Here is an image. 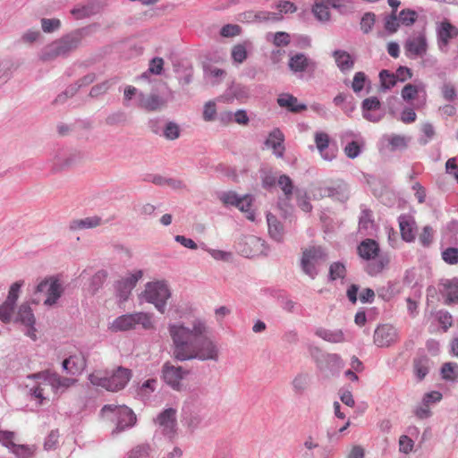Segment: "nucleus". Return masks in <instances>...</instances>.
<instances>
[{
	"instance_id": "1",
	"label": "nucleus",
	"mask_w": 458,
	"mask_h": 458,
	"mask_svg": "<svg viewBox=\"0 0 458 458\" xmlns=\"http://www.w3.org/2000/svg\"><path fill=\"white\" fill-rule=\"evenodd\" d=\"M205 323L200 319L193 321L192 328L183 324H170L168 331L173 340V358L178 361L191 360L190 353L199 337L206 333Z\"/></svg>"
},
{
	"instance_id": "2",
	"label": "nucleus",
	"mask_w": 458,
	"mask_h": 458,
	"mask_svg": "<svg viewBox=\"0 0 458 458\" xmlns=\"http://www.w3.org/2000/svg\"><path fill=\"white\" fill-rule=\"evenodd\" d=\"M359 256L369 262L367 271L370 275H377L388 267L390 258L386 254H379L378 243L372 239L362 241L358 246Z\"/></svg>"
},
{
	"instance_id": "3",
	"label": "nucleus",
	"mask_w": 458,
	"mask_h": 458,
	"mask_svg": "<svg viewBox=\"0 0 458 458\" xmlns=\"http://www.w3.org/2000/svg\"><path fill=\"white\" fill-rule=\"evenodd\" d=\"M131 377V370L123 367H118L110 376H102L99 373H92L89 380L95 386H100L107 391L116 392L123 389Z\"/></svg>"
},
{
	"instance_id": "4",
	"label": "nucleus",
	"mask_w": 458,
	"mask_h": 458,
	"mask_svg": "<svg viewBox=\"0 0 458 458\" xmlns=\"http://www.w3.org/2000/svg\"><path fill=\"white\" fill-rule=\"evenodd\" d=\"M137 326H141L145 330L152 329V316L146 312L121 315L112 322L109 329L114 333L124 332L133 330Z\"/></svg>"
},
{
	"instance_id": "5",
	"label": "nucleus",
	"mask_w": 458,
	"mask_h": 458,
	"mask_svg": "<svg viewBox=\"0 0 458 458\" xmlns=\"http://www.w3.org/2000/svg\"><path fill=\"white\" fill-rule=\"evenodd\" d=\"M327 261V254L321 247H310L302 251L301 267L310 278H315L319 267Z\"/></svg>"
},
{
	"instance_id": "6",
	"label": "nucleus",
	"mask_w": 458,
	"mask_h": 458,
	"mask_svg": "<svg viewBox=\"0 0 458 458\" xmlns=\"http://www.w3.org/2000/svg\"><path fill=\"white\" fill-rule=\"evenodd\" d=\"M314 196L319 199L328 197L344 202L350 197V190L344 180L337 179L330 182L328 185L318 187L314 192Z\"/></svg>"
},
{
	"instance_id": "7",
	"label": "nucleus",
	"mask_w": 458,
	"mask_h": 458,
	"mask_svg": "<svg viewBox=\"0 0 458 458\" xmlns=\"http://www.w3.org/2000/svg\"><path fill=\"white\" fill-rule=\"evenodd\" d=\"M13 322L23 326L25 327L24 335L30 337L32 341L35 342L38 340V330L35 327L36 318L29 302H23L20 305Z\"/></svg>"
},
{
	"instance_id": "8",
	"label": "nucleus",
	"mask_w": 458,
	"mask_h": 458,
	"mask_svg": "<svg viewBox=\"0 0 458 458\" xmlns=\"http://www.w3.org/2000/svg\"><path fill=\"white\" fill-rule=\"evenodd\" d=\"M190 355L192 356L191 360L216 361L219 356V350L216 344L203 334L197 343L194 344V348Z\"/></svg>"
},
{
	"instance_id": "9",
	"label": "nucleus",
	"mask_w": 458,
	"mask_h": 458,
	"mask_svg": "<svg viewBox=\"0 0 458 458\" xmlns=\"http://www.w3.org/2000/svg\"><path fill=\"white\" fill-rule=\"evenodd\" d=\"M161 378L172 389L180 391L182 389L181 381L190 373L181 366H174L170 361L163 364L161 369Z\"/></svg>"
},
{
	"instance_id": "10",
	"label": "nucleus",
	"mask_w": 458,
	"mask_h": 458,
	"mask_svg": "<svg viewBox=\"0 0 458 458\" xmlns=\"http://www.w3.org/2000/svg\"><path fill=\"white\" fill-rule=\"evenodd\" d=\"M221 200L225 205L234 206L239 210L245 213L249 220L253 221L255 219V213L251 208L254 199L251 195L247 194L240 197L235 192L229 191L221 196Z\"/></svg>"
},
{
	"instance_id": "11",
	"label": "nucleus",
	"mask_w": 458,
	"mask_h": 458,
	"mask_svg": "<svg viewBox=\"0 0 458 458\" xmlns=\"http://www.w3.org/2000/svg\"><path fill=\"white\" fill-rule=\"evenodd\" d=\"M79 45V39L75 37H66L49 45L43 53L41 59L47 61L60 55H65Z\"/></svg>"
},
{
	"instance_id": "12",
	"label": "nucleus",
	"mask_w": 458,
	"mask_h": 458,
	"mask_svg": "<svg viewBox=\"0 0 458 458\" xmlns=\"http://www.w3.org/2000/svg\"><path fill=\"white\" fill-rule=\"evenodd\" d=\"M115 411L117 416V422L114 432H122L127 428H132L137 421L135 413L131 409L123 405L120 407H113L112 405H105L102 411Z\"/></svg>"
},
{
	"instance_id": "13",
	"label": "nucleus",
	"mask_w": 458,
	"mask_h": 458,
	"mask_svg": "<svg viewBox=\"0 0 458 458\" xmlns=\"http://www.w3.org/2000/svg\"><path fill=\"white\" fill-rule=\"evenodd\" d=\"M155 423L162 428V433L169 439H173L176 434V410L167 408L161 411L154 420Z\"/></svg>"
},
{
	"instance_id": "14",
	"label": "nucleus",
	"mask_w": 458,
	"mask_h": 458,
	"mask_svg": "<svg viewBox=\"0 0 458 458\" xmlns=\"http://www.w3.org/2000/svg\"><path fill=\"white\" fill-rule=\"evenodd\" d=\"M141 295L146 301L153 303L160 312L164 313L166 301L171 293L169 288H145Z\"/></svg>"
},
{
	"instance_id": "15",
	"label": "nucleus",
	"mask_w": 458,
	"mask_h": 458,
	"mask_svg": "<svg viewBox=\"0 0 458 458\" xmlns=\"http://www.w3.org/2000/svg\"><path fill=\"white\" fill-rule=\"evenodd\" d=\"M21 288H10L6 300L0 304V320L9 324L13 320Z\"/></svg>"
},
{
	"instance_id": "16",
	"label": "nucleus",
	"mask_w": 458,
	"mask_h": 458,
	"mask_svg": "<svg viewBox=\"0 0 458 458\" xmlns=\"http://www.w3.org/2000/svg\"><path fill=\"white\" fill-rule=\"evenodd\" d=\"M397 330L390 325L377 327L374 332V343L378 347H388L397 341Z\"/></svg>"
},
{
	"instance_id": "17",
	"label": "nucleus",
	"mask_w": 458,
	"mask_h": 458,
	"mask_svg": "<svg viewBox=\"0 0 458 458\" xmlns=\"http://www.w3.org/2000/svg\"><path fill=\"white\" fill-rule=\"evenodd\" d=\"M404 47L408 55L415 57L424 56L428 50L426 36L423 33H420L417 36L410 38L406 41Z\"/></svg>"
},
{
	"instance_id": "18",
	"label": "nucleus",
	"mask_w": 458,
	"mask_h": 458,
	"mask_svg": "<svg viewBox=\"0 0 458 458\" xmlns=\"http://www.w3.org/2000/svg\"><path fill=\"white\" fill-rule=\"evenodd\" d=\"M433 362L424 352H419L412 360V368L415 377L422 381L429 373Z\"/></svg>"
},
{
	"instance_id": "19",
	"label": "nucleus",
	"mask_w": 458,
	"mask_h": 458,
	"mask_svg": "<svg viewBox=\"0 0 458 458\" xmlns=\"http://www.w3.org/2000/svg\"><path fill=\"white\" fill-rule=\"evenodd\" d=\"M204 417L199 411H197L192 405H185L183 409V422L191 433H193L201 426Z\"/></svg>"
},
{
	"instance_id": "20",
	"label": "nucleus",
	"mask_w": 458,
	"mask_h": 458,
	"mask_svg": "<svg viewBox=\"0 0 458 458\" xmlns=\"http://www.w3.org/2000/svg\"><path fill=\"white\" fill-rule=\"evenodd\" d=\"M314 140L318 152L325 160L331 161L336 157V149H328L330 137L327 133L318 131L314 135Z\"/></svg>"
},
{
	"instance_id": "21",
	"label": "nucleus",
	"mask_w": 458,
	"mask_h": 458,
	"mask_svg": "<svg viewBox=\"0 0 458 458\" xmlns=\"http://www.w3.org/2000/svg\"><path fill=\"white\" fill-rule=\"evenodd\" d=\"M289 68L293 72H302L307 70L314 71L316 63L310 60L304 54H296L290 57Z\"/></svg>"
},
{
	"instance_id": "22",
	"label": "nucleus",
	"mask_w": 458,
	"mask_h": 458,
	"mask_svg": "<svg viewBox=\"0 0 458 458\" xmlns=\"http://www.w3.org/2000/svg\"><path fill=\"white\" fill-rule=\"evenodd\" d=\"M284 137L282 131L279 129H275L269 133L265 143L267 148L273 149L276 157H282L284 151Z\"/></svg>"
},
{
	"instance_id": "23",
	"label": "nucleus",
	"mask_w": 458,
	"mask_h": 458,
	"mask_svg": "<svg viewBox=\"0 0 458 458\" xmlns=\"http://www.w3.org/2000/svg\"><path fill=\"white\" fill-rule=\"evenodd\" d=\"M458 35V30L448 21H443L437 32L440 49L446 47L449 40Z\"/></svg>"
},
{
	"instance_id": "24",
	"label": "nucleus",
	"mask_w": 458,
	"mask_h": 458,
	"mask_svg": "<svg viewBox=\"0 0 458 458\" xmlns=\"http://www.w3.org/2000/svg\"><path fill=\"white\" fill-rule=\"evenodd\" d=\"M277 103L281 107H284L293 113H299L307 109L306 105L300 104L297 98L291 94L280 95L277 98Z\"/></svg>"
},
{
	"instance_id": "25",
	"label": "nucleus",
	"mask_w": 458,
	"mask_h": 458,
	"mask_svg": "<svg viewBox=\"0 0 458 458\" xmlns=\"http://www.w3.org/2000/svg\"><path fill=\"white\" fill-rule=\"evenodd\" d=\"M263 242L257 237H249L242 248V253L248 258H253L263 252Z\"/></svg>"
},
{
	"instance_id": "26",
	"label": "nucleus",
	"mask_w": 458,
	"mask_h": 458,
	"mask_svg": "<svg viewBox=\"0 0 458 458\" xmlns=\"http://www.w3.org/2000/svg\"><path fill=\"white\" fill-rule=\"evenodd\" d=\"M315 335L323 340L333 344L343 343L345 341L344 334L341 329L329 330L327 328L318 327L316 329Z\"/></svg>"
},
{
	"instance_id": "27",
	"label": "nucleus",
	"mask_w": 458,
	"mask_h": 458,
	"mask_svg": "<svg viewBox=\"0 0 458 458\" xmlns=\"http://www.w3.org/2000/svg\"><path fill=\"white\" fill-rule=\"evenodd\" d=\"M164 105V100L157 95H140L139 106L147 111H157Z\"/></svg>"
},
{
	"instance_id": "28",
	"label": "nucleus",
	"mask_w": 458,
	"mask_h": 458,
	"mask_svg": "<svg viewBox=\"0 0 458 458\" xmlns=\"http://www.w3.org/2000/svg\"><path fill=\"white\" fill-rule=\"evenodd\" d=\"M102 219L98 216H89L82 219H76L73 220L71 225L70 228L72 230H81V229H88V228H95L101 225Z\"/></svg>"
},
{
	"instance_id": "29",
	"label": "nucleus",
	"mask_w": 458,
	"mask_h": 458,
	"mask_svg": "<svg viewBox=\"0 0 458 458\" xmlns=\"http://www.w3.org/2000/svg\"><path fill=\"white\" fill-rule=\"evenodd\" d=\"M267 220L268 225V232L271 237L276 241H281L284 234V229L281 223L277 220L276 216L270 213L267 215Z\"/></svg>"
},
{
	"instance_id": "30",
	"label": "nucleus",
	"mask_w": 458,
	"mask_h": 458,
	"mask_svg": "<svg viewBox=\"0 0 458 458\" xmlns=\"http://www.w3.org/2000/svg\"><path fill=\"white\" fill-rule=\"evenodd\" d=\"M62 367L66 373L70 375H76L82 370V364L77 356H70L62 362Z\"/></svg>"
},
{
	"instance_id": "31",
	"label": "nucleus",
	"mask_w": 458,
	"mask_h": 458,
	"mask_svg": "<svg viewBox=\"0 0 458 458\" xmlns=\"http://www.w3.org/2000/svg\"><path fill=\"white\" fill-rule=\"evenodd\" d=\"M77 382V379L65 377L60 376L58 373L55 372L54 377L52 379L51 387L54 392H57L59 389L65 390L72 386H73Z\"/></svg>"
},
{
	"instance_id": "32",
	"label": "nucleus",
	"mask_w": 458,
	"mask_h": 458,
	"mask_svg": "<svg viewBox=\"0 0 458 458\" xmlns=\"http://www.w3.org/2000/svg\"><path fill=\"white\" fill-rule=\"evenodd\" d=\"M334 57L341 71H346L352 68L353 61L347 52L341 50L335 51Z\"/></svg>"
},
{
	"instance_id": "33",
	"label": "nucleus",
	"mask_w": 458,
	"mask_h": 458,
	"mask_svg": "<svg viewBox=\"0 0 458 458\" xmlns=\"http://www.w3.org/2000/svg\"><path fill=\"white\" fill-rule=\"evenodd\" d=\"M441 377L447 381H455L458 377V365L454 362H445L441 367Z\"/></svg>"
},
{
	"instance_id": "34",
	"label": "nucleus",
	"mask_w": 458,
	"mask_h": 458,
	"mask_svg": "<svg viewBox=\"0 0 458 458\" xmlns=\"http://www.w3.org/2000/svg\"><path fill=\"white\" fill-rule=\"evenodd\" d=\"M293 391L296 394L301 395L308 387L309 375L306 373L298 374L292 382Z\"/></svg>"
},
{
	"instance_id": "35",
	"label": "nucleus",
	"mask_w": 458,
	"mask_h": 458,
	"mask_svg": "<svg viewBox=\"0 0 458 458\" xmlns=\"http://www.w3.org/2000/svg\"><path fill=\"white\" fill-rule=\"evenodd\" d=\"M402 238L406 242L414 240V233L412 225L404 217H401L399 221Z\"/></svg>"
},
{
	"instance_id": "36",
	"label": "nucleus",
	"mask_w": 458,
	"mask_h": 458,
	"mask_svg": "<svg viewBox=\"0 0 458 458\" xmlns=\"http://www.w3.org/2000/svg\"><path fill=\"white\" fill-rule=\"evenodd\" d=\"M274 296L276 298L278 304L281 306L283 310L287 312L293 313L294 312V309L297 305V302L289 299L286 295L283 294L281 292H276Z\"/></svg>"
},
{
	"instance_id": "37",
	"label": "nucleus",
	"mask_w": 458,
	"mask_h": 458,
	"mask_svg": "<svg viewBox=\"0 0 458 458\" xmlns=\"http://www.w3.org/2000/svg\"><path fill=\"white\" fill-rule=\"evenodd\" d=\"M379 79L384 89H389L396 84L395 75L387 70H382L379 72Z\"/></svg>"
},
{
	"instance_id": "38",
	"label": "nucleus",
	"mask_w": 458,
	"mask_h": 458,
	"mask_svg": "<svg viewBox=\"0 0 458 458\" xmlns=\"http://www.w3.org/2000/svg\"><path fill=\"white\" fill-rule=\"evenodd\" d=\"M54 375H55V372H53L49 369H46V370H43V371H40L38 373L30 374V375H28L27 377L29 379L38 380L39 381L38 385H40L41 383H47L51 386Z\"/></svg>"
},
{
	"instance_id": "39",
	"label": "nucleus",
	"mask_w": 458,
	"mask_h": 458,
	"mask_svg": "<svg viewBox=\"0 0 458 458\" xmlns=\"http://www.w3.org/2000/svg\"><path fill=\"white\" fill-rule=\"evenodd\" d=\"M388 142L392 150L404 149L408 145V140L405 136L393 134L388 138Z\"/></svg>"
},
{
	"instance_id": "40",
	"label": "nucleus",
	"mask_w": 458,
	"mask_h": 458,
	"mask_svg": "<svg viewBox=\"0 0 458 458\" xmlns=\"http://www.w3.org/2000/svg\"><path fill=\"white\" fill-rule=\"evenodd\" d=\"M313 13L319 21H327L330 17L329 8L323 3L317 2L313 6Z\"/></svg>"
},
{
	"instance_id": "41",
	"label": "nucleus",
	"mask_w": 458,
	"mask_h": 458,
	"mask_svg": "<svg viewBox=\"0 0 458 458\" xmlns=\"http://www.w3.org/2000/svg\"><path fill=\"white\" fill-rule=\"evenodd\" d=\"M278 185L284 193L285 197L290 199L293 190V184L291 178L285 174L281 175L278 179Z\"/></svg>"
},
{
	"instance_id": "42",
	"label": "nucleus",
	"mask_w": 458,
	"mask_h": 458,
	"mask_svg": "<svg viewBox=\"0 0 458 458\" xmlns=\"http://www.w3.org/2000/svg\"><path fill=\"white\" fill-rule=\"evenodd\" d=\"M345 267L340 262H335L329 267V276L332 280L338 278L343 279L345 276Z\"/></svg>"
},
{
	"instance_id": "43",
	"label": "nucleus",
	"mask_w": 458,
	"mask_h": 458,
	"mask_svg": "<svg viewBox=\"0 0 458 458\" xmlns=\"http://www.w3.org/2000/svg\"><path fill=\"white\" fill-rule=\"evenodd\" d=\"M64 288H48L47 297L44 301L45 305L53 306L64 293Z\"/></svg>"
},
{
	"instance_id": "44",
	"label": "nucleus",
	"mask_w": 458,
	"mask_h": 458,
	"mask_svg": "<svg viewBox=\"0 0 458 458\" xmlns=\"http://www.w3.org/2000/svg\"><path fill=\"white\" fill-rule=\"evenodd\" d=\"M420 88L418 86L409 83L403 87L401 95L403 100L411 101L417 97Z\"/></svg>"
},
{
	"instance_id": "45",
	"label": "nucleus",
	"mask_w": 458,
	"mask_h": 458,
	"mask_svg": "<svg viewBox=\"0 0 458 458\" xmlns=\"http://www.w3.org/2000/svg\"><path fill=\"white\" fill-rule=\"evenodd\" d=\"M232 58L234 62L242 64L247 58V50L243 45H236L232 49Z\"/></svg>"
},
{
	"instance_id": "46",
	"label": "nucleus",
	"mask_w": 458,
	"mask_h": 458,
	"mask_svg": "<svg viewBox=\"0 0 458 458\" xmlns=\"http://www.w3.org/2000/svg\"><path fill=\"white\" fill-rule=\"evenodd\" d=\"M437 320L441 325L444 332H446L453 325V317L448 311L445 310H440L438 312Z\"/></svg>"
},
{
	"instance_id": "47",
	"label": "nucleus",
	"mask_w": 458,
	"mask_h": 458,
	"mask_svg": "<svg viewBox=\"0 0 458 458\" xmlns=\"http://www.w3.org/2000/svg\"><path fill=\"white\" fill-rule=\"evenodd\" d=\"M11 451L18 458H30L33 454V451L31 450V448L26 445L15 444Z\"/></svg>"
},
{
	"instance_id": "48",
	"label": "nucleus",
	"mask_w": 458,
	"mask_h": 458,
	"mask_svg": "<svg viewBox=\"0 0 458 458\" xmlns=\"http://www.w3.org/2000/svg\"><path fill=\"white\" fill-rule=\"evenodd\" d=\"M413 440L406 435H403L399 438V450L405 454H410L413 449Z\"/></svg>"
},
{
	"instance_id": "49",
	"label": "nucleus",
	"mask_w": 458,
	"mask_h": 458,
	"mask_svg": "<svg viewBox=\"0 0 458 458\" xmlns=\"http://www.w3.org/2000/svg\"><path fill=\"white\" fill-rule=\"evenodd\" d=\"M376 21V16L372 13H367L360 21V29L364 33H368L372 29Z\"/></svg>"
},
{
	"instance_id": "50",
	"label": "nucleus",
	"mask_w": 458,
	"mask_h": 458,
	"mask_svg": "<svg viewBox=\"0 0 458 458\" xmlns=\"http://www.w3.org/2000/svg\"><path fill=\"white\" fill-rule=\"evenodd\" d=\"M42 30L46 33L53 32L61 26V22L58 19H42L41 20Z\"/></svg>"
},
{
	"instance_id": "51",
	"label": "nucleus",
	"mask_w": 458,
	"mask_h": 458,
	"mask_svg": "<svg viewBox=\"0 0 458 458\" xmlns=\"http://www.w3.org/2000/svg\"><path fill=\"white\" fill-rule=\"evenodd\" d=\"M443 259L451 265L458 263V249L457 248H447L442 252Z\"/></svg>"
},
{
	"instance_id": "52",
	"label": "nucleus",
	"mask_w": 458,
	"mask_h": 458,
	"mask_svg": "<svg viewBox=\"0 0 458 458\" xmlns=\"http://www.w3.org/2000/svg\"><path fill=\"white\" fill-rule=\"evenodd\" d=\"M63 276L61 274L50 276L43 279L38 286H61L64 284Z\"/></svg>"
},
{
	"instance_id": "53",
	"label": "nucleus",
	"mask_w": 458,
	"mask_h": 458,
	"mask_svg": "<svg viewBox=\"0 0 458 458\" xmlns=\"http://www.w3.org/2000/svg\"><path fill=\"white\" fill-rule=\"evenodd\" d=\"M180 135V130L176 123H168L164 130V136L167 140H175Z\"/></svg>"
},
{
	"instance_id": "54",
	"label": "nucleus",
	"mask_w": 458,
	"mask_h": 458,
	"mask_svg": "<svg viewBox=\"0 0 458 458\" xmlns=\"http://www.w3.org/2000/svg\"><path fill=\"white\" fill-rule=\"evenodd\" d=\"M149 445H139L131 450L129 458H144L148 455Z\"/></svg>"
},
{
	"instance_id": "55",
	"label": "nucleus",
	"mask_w": 458,
	"mask_h": 458,
	"mask_svg": "<svg viewBox=\"0 0 458 458\" xmlns=\"http://www.w3.org/2000/svg\"><path fill=\"white\" fill-rule=\"evenodd\" d=\"M416 17L417 15L414 11L403 10L399 14L398 21L403 24L409 26L415 21Z\"/></svg>"
},
{
	"instance_id": "56",
	"label": "nucleus",
	"mask_w": 458,
	"mask_h": 458,
	"mask_svg": "<svg viewBox=\"0 0 458 458\" xmlns=\"http://www.w3.org/2000/svg\"><path fill=\"white\" fill-rule=\"evenodd\" d=\"M216 103L213 101H208V103H206V105L204 106V111H203L204 120L207 122L213 121L216 117Z\"/></svg>"
},
{
	"instance_id": "57",
	"label": "nucleus",
	"mask_w": 458,
	"mask_h": 458,
	"mask_svg": "<svg viewBox=\"0 0 458 458\" xmlns=\"http://www.w3.org/2000/svg\"><path fill=\"white\" fill-rule=\"evenodd\" d=\"M13 432L8 430H0V443H2L3 445L6 446L10 450H12L15 445V443L13 441Z\"/></svg>"
},
{
	"instance_id": "58",
	"label": "nucleus",
	"mask_w": 458,
	"mask_h": 458,
	"mask_svg": "<svg viewBox=\"0 0 458 458\" xmlns=\"http://www.w3.org/2000/svg\"><path fill=\"white\" fill-rule=\"evenodd\" d=\"M164 60L161 57H155L149 62L148 72L152 74H160L163 71Z\"/></svg>"
},
{
	"instance_id": "59",
	"label": "nucleus",
	"mask_w": 458,
	"mask_h": 458,
	"mask_svg": "<svg viewBox=\"0 0 458 458\" xmlns=\"http://www.w3.org/2000/svg\"><path fill=\"white\" fill-rule=\"evenodd\" d=\"M365 81H366V76L363 72H356L353 77L352 83V88L353 91L360 92L364 88Z\"/></svg>"
},
{
	"instance_id": "60",
	"label": "nucleus",
	"mask_w": 458,
	"mask_h": 458,
	"mask_svg": "<svg viewBox=\"0 0 458 458\" xmlns=\"http://www.w3.org/2000/svg\"><path fill=\"white\" fill-rule=\"evenodd\" d=\"M380 107V101L377 97H370L363 100L362 108L363 111L377 110Z\"/></svg>"
},
{
	"instance_id": "61",
	"label": "nucleus",
	"mask_w": 458,
	"mask_h": 458,
	"mask_svg": "<svg viewBox=\"0 0 458 458\" xmlns=\"http://www.w3.org/2000/svg\"><path fill=\"white\" fill-rule=\"evenodd\" d=\"M59 434L57 430H52L47 437L44 442L46 450L54 449L58 442Z\"/></svg>"
},
{
	"instance_id": "62",
	"label": "nucleus",
	"mask_w": 458,
	"mask_h": 458,
	"mask_svg": "<svg viewBox=\"0 0 458 458\" xmlns=\"http://www.w3.org/2000/svg\"><path fill=\"white\" fill-rule=\"evenodd\" d=\"M360 152V145L356 141H352L344 148V153L349 158H355Z\"/></svg>"
},
{
	"instance_id": "63",
	"label": "nucleus",
	"mask_w": 458,
	"mask_h": 458,
	"mask_svg": "<svg viewBox=\"0 0 458 458\" xmlns=\"http://www.w3.org/2000/svg\"><path fill=\"white\" fill-rule=\"evenodd\" d=\"M433 239V230L430 226H425L420 235V242L424 246H428Z\"/></svg>"
},
{
	"instance_id": "64",
	"label": "nucleus",
	"mask_w": 458,
	"mask_h": 458,
	"mask_svg": "<svg viewBox=\"0 0 458 458\" xmlns=\"http://www.w3.org/2000/svg\"><path fill=\"white\" fill-rule=\"evenodd\" d=\"M445 170L446 173L453 175L458 182V165L455 157H451L446 161Z\"/></svg>"
}]
</instances>
